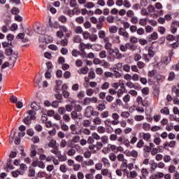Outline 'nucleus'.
Here are the masks:
<instances>
[{
	"label": "nucleus",
	"instance_id": "nucleus-1",
	"mask_svg": "<svg viewBox=\"0 0 179 179\" xmlns=\"http://www.w3.org/2000/svg\"><path fill=\"white\" fill-rule=\"evenodd\" d=\"M105 49L108 54L107 59L109 62H114L115 59H122V58H125V56L121 53L120 49H113V43H106Z\"/></svg>",
	"mask_w": 179,
	"mask_h": 179
},
{
	"label": "nucleus",
	"instance_id": "nucleus-2",
	"mask_svg": "<svg viewBox=\"0 0 179 179\" xmlns=\"http://www.w3.org/2000/svg\"><path fill=\"white\" fill-rule=\"evenodd\" d=\"M113 120H106L105 125H108V124H112L113 125H118L120 124V115L117 113H112Z\"/></svg>",
	"mask_w": 179,
	"mask_h": 179
},
{
	"label": "nucleus",
	"instance_id": "nucleus-3",
	"mask_svg": "<svg viewBox=\"0 0 179 179\" xmlns=\"http://www.w3.org/2000/svg\"><path fill=\"white\" fill-rule=\"evenodd\" d=\"M171 61V53L169 54V56L162 57L161 62L157 63V66L160 68L163 65H168L169 63Z\"/></svg>",
	"mask_w": 179,
	"mask_h": 179
},
{
	"label": "nucleus",
	"instance_id": "nucleus-4",
	"mask_svg": "<svg viewBox=\"0 0 179 179\" xmlns=\"http://www.w3.org/2000/svg\"><path fill=\"white\" fill-rule=\"evenodd\" d=\"M138 135L140 138H142V139L146 141L147 142H150L152 140V134H150V133L141 132Z\"/></svg>",
	"mask_w": 179,
	"mask_h": 179
},
{
	"label": "nucleus",
	"instance_id": "nucleus-5",
	"mask_svg": "<svg viewBox=\"0 0 179 179\" xmlns=\"http://www.w3.org/2000/svg\"><path fill=\"white\" fill-rule=\"evenodd\" d=\"M94 111V110L93 109V107L87 106L85 112V117H87L88 118H90L91 115H93Z\"/></svg>",
	"mask_w": 179,
	"mask_h": 179
},
{
	"label": "nucleus",
	"instance_id": "nucleus-6",
	"mask_svg": "<svg viewBox=\"0 0 179 179\" xmlns=\"http://www.w3.org/2000/svg\"><path fill=\"white\" fill-rule=\"evenodd\" d=\"M70 129L73 135H82V130H80V132L76 131L78 130V127H76V124H71L70 126Z\"/></svg>",
	"mask_w": 179,
	"mask_h": 179
},
{
	"label": "nucleus",
	"instance_id": "nucleus-7",
	"mask_svg": "<svg viewBox=\"0 0 179 179\" xmlns=\"http://www.w3.org/2000/svg\"><path fill=\"white\" fill-rule=\"evenodd\" d=\"M125 86L124 85V84H122L120 85V89L117 90V92L116 93H117V97H122V94H124V93H125Z\"/></svg>",
	"mask_w": 179,
	"mask_h": 179
},
{
	"label": "nucleus",
	"instance_id": "nucleus-8",
	"mask_svg": "<svg viewBox=\"0 0 179 179\" xmlns=\"http://www.w3.org/2000/svg\"><path fill=\"white\" fill-rule=\"evenodd\" d=\"M118 34L120 36H122L124 38H128L129 37V34L125 31L123 28H120L118 31Z\"/></svg>",
	"mask_w": 179,
	"mask_h": 179
},
{
	"label": "nucleus",
	"instance_id": "nucleus-9",
	"mask_svg": "<svg viewBox=\"0 0 179 179\" xmlns=\"http://www.w3.org/2000/svg\"><path fill=\"white\" fill-rule=\"evenodd\" d=\"M177 27H178V24L177 23V21H173L171 26V33H172V34H174V33L177 31Z\"/></svg>",
	"mask_w": 179,
	"mask_h": 179
},
{
	"label": "nucleus",
	"instance_id": "nucleus-10",
	"mask_svg": "<svg viewBox=\"0 0 179 179\" xmlns=\"http://www.w3.org/2000/svg\"><path fill=\"white\" fill-rule=\"evenodd\" d=\"M48 148H51L52 149L57 148L58 145H57V141L54 138L51 139L50 142L48 143Z\"/></svg>",
	"mask_w": 179,
	"mask_h": 179
},
{
	"label": "nucleus",
	"instance_id": "nucleus-11",
	"mask_svg": "<svg viewBox=\"0 0 179 179\" xmlns=\"http://www.w3.org/2000/svg\"><path fill=\"white\" fill-rule=\"evenodd\" d=\"M101 174L102 176H109L110 178H113V174L107 169H101Z\"/></svg>",
	"mask_w": 179,
	"mask_h": 179
},
{
	"label": "nucleus",
	"instance_id": "nucleus-12",
	"mask_svg": "<svg viewBox=\"0 0 179 179\" xmlns=\"http://www.w3.org/2000/svg\"><path fill=\"white\" fill-rule=\"evenodd\" d=\"M101 162H103V164L105 167H110V160H108V158L103 157L101 158Z\"/></svg>",
	"mask_w": 179,
	"mask_h": 179
},
{
	"label": "nucleus",
	"instance_id": "nucleus-13",
	"mask_svg": "<svg viewBox=\"0 0 179 179\" xmlns=\"http://www.w3.org/2000/svg\"><path fill=\"white\" fill-rule=\"evenodd\" d=\"M36 31L38 34H44L45 33V27L43 25L37 27Z\"/></svg>",
	"mask_w": 179,
	"mask_h": 179
},
{
	"label": "nucleus",
	"instance_id": "nucleus-14",
	"mask_svg": "<svg viewBox=\"0 0 179 179\" xmlns=\"http://www.w3.org/2000/svg\"><path fill=\"white\" fill-rule=\"evenodd\" d=\"M89 72V67H82L78 71V73H80V75H86Z\"/></svg>",
	"mask_w": 179,
	"mask_h": 179
},
{
	"label": "nucleus",
	"instance_id": "nucleus-15",
	"mask_svg": "<svg viewBox=\"0 0 179 179\" xmlns=\"http://www.w3.org/2000/svg\"><path fill=\"white\" fill-rule=\"evenodd\" d=\"M27 113H28V117H29L31 120H34L37 118L36 117V111L31 110L28 111Z\"/></svg>",
	"mask_w": 179,
	"mask_h": 179
},
{
	"label": "nucleus",
	"instance_id": "nucleus-16",
	"mask_svg": "<svg viewBox=\"0 0 179 179\" xmlns=\"http://www.w3.org/2000/svg\"><path fill=\"white\" fill-rule=\"evenodd\" d=\"M142 128L144 131H150L151 125H150V124H149L146 122H144L142 124Z\"/></svg>",
	"mask_w": 179,
	"mask_h": 179
},
{
	"label": "nucleus",
	"instance_id": "nucleus-17",
	"mask_svg": "<svg viewBox=\"0 0 179 179\" xmlns=\"http://www.w3.org/2000/svg\"><path fill=\"white\" fill-rule=\"evenodd\" d=\"M99 58H101V59H106V58H107L108 57V56H107V51H106V50H101L99 53Z\"/></svg>",
	"mask_w": 179,
	"mask_h": 179
},
{
	"label": "nucleus",
	"instance_id": "nucleus-18",
	"mask_svg": "<svg viewBox=\"0 0 179 179\" xmlns=\"http://www.w3.org/2000/svg\"><path fill=\"white\" fill-rule=\"evenodd\" d=\"M148 20H149V18L148 17L141 18L139 20L138 24H140V26H146V24H148Z\"/></svg>",
	"mask_w": 179,
	"mask_h": 179
},
{
	"label": "nucleus",
	"instance_id": "nucleus-19",
	"mask_svg": "<svg viewBox=\"0 0 179 179\" xmlns=\"http://www.w3.org/2000/svg\"><path fill=\"white\" fill-rule=\"evenodd\" d=\"M128 49H129L130 51H136V50L138 48V45L135 44H132L131 43H127Z\"/></svg>",
	"mask_w": 179,
	"mask_h": 179
},
{
	"label": "nucleus",
	"instance_id": "nucleus-20",
	"mask_svg": "<svg viewBox=\"0 0 179 179\" xmlns=\"http://www.w3.org/2000/svg\"><path fill=\"white\" fill-rule=\"evenodd\" d=\"M41 106L40 104H38L37 102H33L31 104V108H32V110H35V111H38V109L40 108Z\"/></svg>",
	"mask_w": 179,
	"mask_h": 179
},
{
	"label": "nucleus",
	"instance_id": "nucleus-21",
	"mask_svg": "<svg viewBox=\"0 0 179 179\" xmlns=\"http://www.w3.org/2000/svg\"><path fill=\"white\" fill-rule=\"evenodd\" d=\"M12 56L13 58V66L15 65V63L16 62V60L17 59V55H19V53L17 52H13V55H10Z\"/></svg>",
	"mask_w": 179,
	"mask_h": 179
},
{
	"label": "nucleus",
	"instance_id": "nucleus-22",
	"mask_svg": "<svg viewBox=\"0 0 179 179\" xmlns=\"http://www.w3.org/2000/svg\"><path fill=\"white\" fill-rule=\"evenodd\" d=\"M60 125L62 131H65V132H67V131H69V127H68L65 123H64V122L60 121Z\"/></svg>",
	"mask_w": 179,
	"mask_h": 179
},
{
	"label": "nucleus",
	"instance_id": "nucleus-23",
	"mask_svg": "<svg viewBox=\"0 0 179 179\" xmlns=\"http://www.w3.org/2000/svg\"><path fill=\"white\" fill-rule=\"evenodd\" d=\"M134 120L137 122H139L143 121V120H145V116H143L142 115H136L134 116Z\"/></svg>",
	"mask_w": 179,
	"mask_h": 179
},
{
	"label": "nucleus",
	"instance_id": "nucleus-24",
	"mask_svg": "<svg viewBox=\"0 0 179 179\" xmlns=\"http://www.w3.org/2000/svg\"><path fill=\"white\" fill-rule=\"evenodd\" d=\"M16 136V130H13L11 134L10 135V143H13V141H15V136Z\"/></svg>",
	"mask_w": 179,
	"mask_h": 179
},
{
	"label": "nucleus",
	"instance_id": "nucleus-25",
	"mask_svg": "<svg viewBox=\"0 0 179 179\" xmlns=\"http://www.w3.org/2000/svg\"><path fill=\"white\" fill-rule=\"evenodd\" d=\"M110 152H111V150L110 148L109 144H108L106 147H104L103 148L102 153H103L104 155H108V153H110Z\"/></svg>",
	"mask_w": 179,
	"mask_h": 179
},
{
	"label": "nucleus",
	"instance_id": "nucleus-26",
	"mask_svg": "<svg viewBox=\"0 0 179 179\" xmlns=\"http://www.w3.org/2000/svg\"><path fill=\"white\" fill-rule=\"evenodd\" d=\"M128 43H127L125 45H120V50L122 51V52H127L128 51Z\"/></svg>",
	"mask_w": 179,
	"mask_h": 179
},
{
	"label": "nucleus",
	"instance_id": "nucleus-27",
	"mask_svg": "<svg viewBox=\"0 0 179 179\" xmlns=\"http://www.w3.org/2000/svg\"><path fill=\"white\" fill-rule=\"evenodd\" d=\"M57 44H61V45L65 47L68 45V39H66V38H64V39H62L60 42H57Z\"/></svg>",
	"mask_w": 179,
	"mask_h": 179
},
{
	"label": "nucleus",
	"instance_id": "nucleus-28",
	"mask_svg": "<svg viewBox=\"0 0 179 179\" xmlns=\"http://www.w3.org/2000/svg\"><path fill=\"white\" fill-rule=\"evenodd\" d=\"M19 174L20 176H23L24 174V172L19 171H13L12 172L13 177H15V178L19 176Z\"/></svg>",
	"mask_w": 179,
	"mask_h": 179
},
{
	"label": "nucleus",
	"instance_id": "nucleus-29",
	"mask_svg": "<svg viewBox=\"0 0 179 179\" xmlns=\"http://www.w3.org/2000/svg\"><path fill=\"white\" fill-rule=\"evenodd\" d=\"M96 108L98 111H103V110H106V106L104 103H99L97 105Z\"/></svg>",
	"mask_w": 179,
	"mask_h": 179
},
{
	"label": "nucleus",
	"instance_id": "nucleus-30",
	"mask_svg": "<svg viewBox=\"0 0 179 179\" xmlns=\"http://www.w3.org/2000/svg\"><path fill=\"white\" fill-rule=\"evenodd\" d=\"M130 115L131 114L128 111H123L120 113V117H122V118H129Z\"/></svg>",
	"mask_w": 179,
	"mask_h": 179
},
{
	"label": "nucleus",
	"instance_id": "nucleus-31",
	"mask_svg": "<svg viewBox=\"0 0 179 179\" xmlns=\"http://www.w3.org/2000/svg\"><path fill=\"white\" fill-rule=\"evenodd\" d=\"M51 153H53V155H55L56 156H59L61 155V151L58 150V147H56V148H53L50 150Z\"/></svg>",
	"mask_w": 179,
	"mask_h": 179
},
{
	"label": "nucleus",
	"instance_id": "nucleus-32",
	"mask_svg": "<svg viewBox=\"0 0 179 179\" xmlns=\"http://www.w3.org/2000/svg\"><path fill=\"white\" fill-rule=\"evenodd\" d=\"M16 38H20L21 40H22L24 43H26V41H27V39L24 38V33L18 34L17 36H16Z\"/></svg>",
	"mask_w": 179,
	"mask_h": 179
},
{
	"label": "nucleus",
	"instance_id": "nucleus-33",
	"mask_svg": "<svg viewBox=\"0 0 179 179\" xmlns=\"http://www.w3.org/2000/svg\"><path fill=\"white\" fill-rule=\"evenodd\" d=\"M110 87V83L108 82H105L101 86V90H107Z\"/></svg>",
	"mask_w": 179,
	"mask_h": 179
},
{
	"label": "nucleus",
	"instance_id": "nucleus-34",
	"mask_svg": "<svg viewBox=\"0 0 179 179\" xmlns=\"http://www.w3.org/2000/svg\"><path fill=\"white\" fill-rule=\"evenodd\" d=\"M31 120L30 116H27L23 119V122L25 123L27 125H30L31 124Z\"/></svg>",
	"mask_w": 179,
	"mask_h": 179
},
{
	"label": "nucleus",
	"instance_id": "nucleus-35",
	"mask_svg": "<svg viewBox=\"0 0 179 179\" xmlns=\"http://www.w3.org/2000/svg\"><path fill=\"white\" fill-rule=\"evenodd\" d=\"M122 100L125 103H129V101H131V96L129 94H126L123 96Z\"/></svg>",
	"mask_w": 179,
	"mask_h": 179
},
{
	"label": "nucleus",
	"instance_id": "nucleus-36",
	"mask_svg": "<svg viewBox=\"0 0 179 179\" xmlns=\"http://www.w3.org/2000/svg\"><path fill=\"white\" fill-rule=\"evenodd\" d=\"M75 33H76V34H82V33H83V29H82V27H76L75 28Z\"/></svg>",
	"mask_w": 179,
	"mask_h": 179
},
{
	"label": "nucleus",
	"instance_id": "nucleus-37",
	"mask_svg": "<svg viewBox=\"0 0 179 179\" xmlns=\"http://www.w3.org/2000/svg\"><path fill=\"white\" fill-rule=\"evenodd\" d=\"M44 41H45V43H46V44H48V43H51V41H52V37L48 35H45Z\"/></svg>",
	"mask_w": 179,
	"mask_h": 179
},
{
	"label": "nucleus",
	"instance_id": "nucleus-38",
	"mask_svg": "<svg viewBox=\"0 0 179 179\" xmlns=\"http://www.w3.org/2000/svg\"><path fill=\"white\" fill-rule=\"evenodd\" d=\"M81 132L84 135H87V136H89V135H90V134H92V131H90V129H86V128H85V129L82 128Z\"/></svg>",
	"mask_w": 179,
	"mask_h": 179
},
{
	"label": "nucleus",
	"instance_id": "nucleus-39",
	"mask_svg": "<svg viewBox=\"0 0 179 179\" xmlns=\"http://www.w3.org/2000/svg\"><path fill=\"white\" fill-rule=\"evenodd\" d=\"M108 115H110V112L105 110L101 113V118H108Z\"/></svg>",
	"mask_w": 179,
	"mask_h": 179
},
{
	"label": "nucleus",
	"instance_id": "nucleus-40",
	"mask_svg": "<svg viewBox=\"0 0 179 179\" xmlns=\"http://www.w3.org/2000/svg\"><path fill=\"white\" fill-rule=\"evenodd\" d=\"M59 162H66L68 157H66V155H61V152H60V155L59 156H57Z\"/></svg>",
	"mask_w": 179,
	"mask_h": 179
},
{
	"label": "nucleus",
	"instance_id": "nucleus-41",
	"mask_svg": "<svg viewBox=\"0 0 179 179\" xmlns=\"http://www.w3.org/2000/svg\"><path fill=\"white\" fill-rule=\"evenodd\" d=\"M149 91H150L149 87H145L141 90V93H142V94H144L145 96H148V94H149Z\"/></svg>",
	"mask_w": 179,
	"mask_h": 179
},
{
	"label": "nucleus",
	"instance_id": "nucleus-42",
	"mask_svg": "<svg viewBox=\"0 0 179 179\" xmlns=\"http://www.w3.org/2000/svg\"><path fill=\"white\" fill-rule=\"evenodd\" d=\"M160 113L162 114H165V115H169V114H170V110H169V108H164L161 109Z\"/></svg>",
	"mask_w": 179,
	"mask_h": 179
},
{
	"label": "nucleus",
	"instance_id": "nucleus-43",
	"mask_svg": "<svg viewBox=\"0 0 179 179\" xmlns=\"http://www.w3.org/2000/svg\"><path fill=\"white\" fill-rule=\"evenodd\" d=\"M92 103V99L91 98L87 97L85 98L83 100V104L84 106H89Z\"/></svg>",
	"mask_w": 179,
	"mask_h": 179
},
{
	"label": "nucleus",
	"instance_id": "nucleus-44",
	"mask_svg": "<svg viewBox=\"0 0 179 179\" xmlns=\"http://www.w3.org/2000/svg\"><path fill=\"white\" fill-rule=\"evenodd\" d=\"M66 16L65 15H60L59 17H58V20L59 22H61V23H66Z\"/></svg>",
	"mask_w": 179,
	"mask_h": 179
},
{
	"label": "nucleus",
	"instance_id": "nucleus-45",
	"mask_svg": "<svg viewBox=\"0 0 179 179\" xmlns=\"http://www.w3.org/2000/svg\"><path fill=\"white\" fill-rule=\"evenodd\" d=\"M76 150H75L73 148L69 149L67 152L68 156H74V155H76Z\"/></svg>",
	"mask_w": 179,
	"mask_h": 179
},
{
	"label": "nucleus",
	"instance_id": "nucleus-46",
	"mask_svg": "<svg viewBox=\"0 0 179 179\" xmlns=\"http://www.w3.org/2000/svg\"><path fill=\"white\" fill-rule=\"evenodd\" d=\"M76 22H77V23L79 24H83V23L85 22V18L82 16L78 17L76 19Z\"/></svg>",
	"mask_w": 179,
	"mask_h": 179
},
{
	"label": "nucleus",
	"instance_id": "nucleus-47",
	"mask_svg": "<svg viewBox=\"0 0 179 179\" xmlns=\"http://www.w3.org/2000/svg\"><path fill=\"white\" fill-rule=\"evenodd\" d=\"M97 132H99V134H105L106 129L103 126H99L97 127Z\"/></svg>",
	"mask_w": 179,
	"mask_h": 179
},
{
	"label": "nucleus",
	"instance_id": "nucleus-48",
	"mask_svg": "<svg viewBox=\"0 0 179 179\" xmlns=\"http://www.w3.org/2000/svg\"><path fill=\"white\" fill-rule=\"evenodd\" d=\"M2 45L3 48H10L12 47V42H3Z\"/></svg>",
	"mask_w": 179,
	"mask_h": 179
},
{
	"label": "nucleus",
	"instance_id": "nucleus-49",
	"mask_svg": "<svg viewBox=\"0 0 179 179\" xmlns=\"http://www.w3.org/2000/svg\"><path fill=\"white\" fill-rule=\"evenodd\" d=\"M141 174L143 177H148V176H149V172L147 169L143 168L141 169Z\"/></svg>",
	"mask_w": 179,
	"mask_h": 179
},
{
	"label": "nucleus",
	"instance_id": "nucleus-50",
	"mask_svg": "<svg viewBox=\"0 0 179 179\" xmlns=\"http://www.w3.org/2000/svg\"><path fill=\"white\" fill-rule=\"evenodd\" d=\"M136 101L138 103V104H142V106H143V107H145V103H143V98H142V96H138L136 98Z\"/></svg>",
	"mask_w": 179,
	"mask_h": 179
},
{
	"label": "nucleus",
	"instance_id": "nucleus-51",
	"mask_svg": "<svg viewBox=\"0 0 179 179\" xmlns=\"http://www.w3.org/2000/svg\"><path fill=\"white\" fill-rule=\"evenodd\" d=\"M101 64V66H103V68H106V69L110 68V63H108V62H106V60H102Z\"/></svg>",
	"mask_w": 179,
	"mask_h": 179
},
{
	"label": "nucleus",
	"instance_id": "nucleus-52",
	"mask_svg": "<svg viewBox=\"0 0 179 179\" xmlns=\"http://www.w3.org/2000/svg\"><path fill=\"white\" fill-rule=\"evenodd\" d=\"M59 170H60V171H62V173H66L68 171V169L66 168V165H65V164L61 165L60 167H59Z\"/></svg>",
	"mask_w": 179,
	"mask_h": 179
},
{
	"label": "nucleus",
	"instance_id": "nucleus-53",
	"mask_svg": "<svg viewBox=\"0 0 179 179\" xmlns=\"http://www.w3.org/2000/svg\"><path fill=\"white\" fill-rule=\"evenodd\" d=\"M55 99H57V100H58L59 103H62V100H63L62 94H55Z\"/></svg>",
	"mask_w": 179,
	"mask_h": 179
},
{
	"label": "nucleus",
	"instance_id": "nucleus-54",
	"mask_svg": "<svg viewBox=\"0 0 179 179\" xmlns=\"http://www.w3.org/2000/svg\"><path fill=\"white\" fill-rule=\"evenodd\" d=\"M95 72L96 75H99L100 76H101V75L103 73V69H101V67L96 68Z\"/></svg>",
	"mask_w": 179,
	"mask_h": 179
},
{
	"label": "nucleus",
	"instance_id": "nucleus-55",
	"mask_svg": "<svg viewBox=\"0 0 179 179\" xmlns=\"http://www.w3.org/2000/svg\"><path fill=\"white\" fill-rule=\"evenodd\" d=\"M58 113L59 114H60L61 115H64V114H65V113H66V110L65 109V108L64 107H59L58 108Z\"/></svg>",
	"mask_w": 179,
	"mask_h": 179
},
{
	"label": "nucleus",
	"instance_id": "nucleus-56",
	"mask_svg": "<svg viewBox=\"0 0 179 179\" xmlns=\"http://www.w3.org/2000/svg\"><path fill=\"white\" fill-rule=\"evenodd\" d=\"M155 178H163L164 177V173L162 172H157L155 175H153Z\"/></svg>",
	"mask_w": 179,
	"mask_h": 179
},
{
	"label": "nucleus",
	"instance_id": "nucleus-57",
	"mask_svg": "<svg viewBox=\"0 0 179 179\" xmlns=\"http://www.w3.org/2000/svg\"><path fill=\"white\" fill-rule=\"evenodd\" d=\"M98 36L100 38H104L106 37V31L101 30L98 32Z\"/></svg>",
	"mask_w": 179,
	"mask_h": 179
},
{
	"label": "nucleus",
	"instance_id": "nucleus-58",
	"mask_svg": "<svg viewBox=\"0 0 179 179\" xmlns=\"http://www.w3.org/2000/svg\"><path fill=\"white\" fill-rule=\"evenodd\" d=\"M83 36L85 40H87V38H90V33L89 31L83 32Z\"/></svg>",
	"mask_w": 179,
	"mask_h": 179
},
{
	"label": "nucleus",
	"instance_id": "nucleus-59",
	"mask_svg": "<svg viewBox=\"0 0 179 179\" xmlns=\"http://www.w3.org/2000/svg\"><path fill=\"white\" fill-rule=\"evenodd\" d=\"M150 165L151 170H155V169H157V164L154 161L151 162L150 163Z\"/></svg>",
	"mask_w": 179,
	"mask_h": 179
},
{
	"label": "nucleus",
	"instance_id": "nucleus-60",
	"mask_svg": "<svg viewBox=\"0 0 179 179\" xmlns=\"http://www.w3.org/2000/svg\"><path fill=\"white\" fill-rule=\"evenodd\" d=\"M118 28L115 26L110 27L109 28L110 33H117Z\"/></svg>",
	"mask_w": 179,
	"mask_h": 179
},
{
	"label": "nucleus",
	"instance_id": "nucleus-61",
	"mask_svg": "<svg viewBox=\"0 0 179 179\" xmlns=\"http://www.w3.org/2000/svg\"><path fill=\"white\" fill-rule=\"evenodd\" d=\"M130 177L131 178H136L138 177V173L136 171H130Z\"/></svg>",
	"mask_w": 179,
	"mask_h": 179
},
{
	"label": "nucleus",
	"instance_id": "nucleus-62",
	"mask_svg": "<svg viewBox=\"0 0 179 179\" xmlns=\"http://www.w3.org/2000/svg\"><path fill=\"white\" fill-rule=\"evenodd\" d=\"M101 141L102 143H107L108 142V136H103L101 137Z\"/></svg>",
	"mask_w": 179,
	"mask_h": 179
},
{
	"label": "nucleus",
	"instance_id": "nucleus-63",
	"mask_svg": "<svg viewBox=\"0 0 179 179\" xmlns=\"http://www.w3.org/2000/svg\"><path fill=\"white\" fill-rule=\"evenodd\" d=\"M130 43L131 44H136V43H138V38H136L135 36H131Z\"/></svg>",
	"mask_w": 179,
	"mask_h": 179
},
{
	"label": "nucleus",
	"instance_id": "nucleus-64",
	"mask_svg": "<svg viewBox=\"0 0 179 179\" xmlns=\"http://www.w3.org/2000/svg\"><path fill=\"white\" fill-rule=\"evenodd\" d=\"M63 120H64V121H65V122H70L71 117H69L68 115L65 114L63 115Z\"/></svg>",
	"mask_w": 179,
	"mask_h": 179
}]
</instances>
